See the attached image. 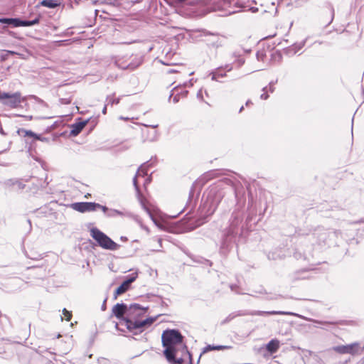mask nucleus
Listing matches in <instances>:
<instances>
[{"label":"nucleus","instance_id":"nucleus-1","mask_svg":"<svg viewBox=\"0 0 364 364\" xmlns=\"http://www.w3.org/2000/svg\"><path fill=\"white\" fill-rule=\"evenodd\" d=\"M148 307H143L138 304H132L127 307V317L124 319L127 329L138 334L150 326L156 319V317H149L144 320H139L138 318L144 315Z\"/></svg>","mask_w":364,"mask_h":364},{"label":"nucleus","instance_id":"nucleus-2","mask_svg":"<svg viewBox=\"0 0 364 364\" xmlns=\"http://www.w3.org/2000/svg\"><path fill=\"white\" fill-rule=\"evenodd\" d=\"M162 346L164 347V354L168 360H174V354L178 349L188 355L190 364H192L191 355L183 343V336L178 330L166 329L161 335Z\"/></svg>","mask_w":364,"mask_h":364},{"label":"nucleus","instance_id":"nucleus-3","mask_svg":"<svg viewBox=\"0 0 364 364\" xmlns=\"http://www.w3.org/2000/svg\"><path fill=\"white\" fill-rule=\"evenodd\" d=\"M242 220V212L239 209L235 210L230 216L229 227L225 231L221 241V250L223 252L228 249L233 237L238 233Z\"/></svg>","mask_w":364,"mask_h":364},{"label":"nucleus","instance_id":"nucleus-4","mask_svg":"<svg viewBox=\"0 0 364 364\" xmlns=\"http://www.w3.org/2000/svg\"><path fill=\"white\" fill-rule=\"evenodd\" d=\"M90 235L97 242L99 246L105 250H117L119 247V245L114 242L103 232L93 228L90 230Z\"/></svg>","mask_w":364,"mask_h":364},{"label":"nucleus","instance_id":"nucleus-5","mask_svg":"<svg viewBox=\"0 0 364 364\" xmlns=\"http://www.w3.org/2000/svg\"><path fill=\"white\" fill-rule=\"evenodd\" d=\"M0 102L11 108L22 107L25 98L20 92H0Z\"/></svg>","mask_w":364,"mask_h":364},{"label":"nucleus","instance_id":"nucleus-6","mask_svg":"<svg viewBox=\"0 0 364 364\" xmlns=\"http://www.w3.org/2000/svg\"><path fill=\"white\" fill-rule=\"evenodd\" d=\"M143 126L145 127H151V130L146 129L142 130V137L144 141H154L158 139L159 132L156 129L158 127V124L148 125L144 124Z\"/></svg>","mask_w":364,"mask_h":364},{"label":"nucleus","instance_id":"nucleus-7","mask_svg":"<svg viewBox=\"0 0 364 364\" xmlns=\"http://www.w3.org/2000/svg\"><path fill=\"white\" fill-rule=\"evenodd\" d=\"M96 203L93 202H79L71 205L73 210L80 212H92L96 210Z\"/></svg>","mask_w":364,"mask_h":364},{"label":"nucleus","instance_id":"nucleus-8","mask_svg":"<svg viewBox=\"0 0 364 364\" xmlns=\"http://www.w3.org/2000/svg\"><path fill=\"white\" fill-rule=\"evenodd\" d=\"M136 276L130 277L127 279L114 291V298L117 299L119 295L125 293L131 286V284L135 281Z\"/></svg>","mask_w":364,"mask_h":364},{"label":"nucleus","instance_id":"nucleus-9","mask_svg":"<svg viewBox=\"0 0 364 364\" xmlns=\"http://www.w3.org/2000/svg\"><path fill=\"white\" fill-rule=\"evenodd\" d=\"M127 307L128 306L124 303L117 304L112 308V313L117 318L124 321V316H127Z\"/></svg>","mask_w":364,"mask_h":364},{"label":"nucleus","instance_id":"nucleus-10","mask_svg":"<svg viewBox=\"0 0 364 364\" xmlns=\"http://www.w3.org/2000/svg\"><path fill=\"white\" fill-rule=\"evenodd\" d=\"M148 166L149 165L147 163L142 164L139 168L136 175L134 176V177L133 178V184H134L135 190L136 191L137 193H139V188L137 184V177H139V176L144 177L148 174V171H147Z\"/></svg>","mask_w":364,"mask_h":364},{"label":"nucleus","instance_id":"nucleus-11","mask_svg":"<svg viewBox=\"0 0 364 364\" xmlns=\"http://www.w3.org/2000/svg\"><path fill=\"white\" fill-rule=\"evenodd\" d=\"M148 166L149 165L147 163L142 164L139 168L136 175L134 176V177L133 178V184H134L135 190L136 191L137 193H139V188L137 184V177H139V176L144 177L148 174V171H147Z\"/></svg>","mask_w":364,"mask_h":364},{"label":"nucleus","instance_id":"nucleus-12","mask_svg":"<svg viewBox=\"0 0 364 364\" xmlns=\"http://www.w3.org/2000/svg\"><path fill=\"white\" fill-rule=\"evenodd\" d=\"M362 349L360 347L358 343L355 342L349 345H343V354L349 353L351 355H355L360 353Z\"/></svg>","mask_w":364,"mask_h":364},{"label":"nucleus","instance_id":"nucleus-13","mask_svg":"<svg viewBox=\"0 0 364 364\" xmlns=\"http://www.w3.org/2000/svg\"><path fill=\"white\" fill-rule=\"evenodd\" d=\"M87 123V121L86 120V121H82V122H80L73 124L72 125V129L70 132L71 135H73V136L78 135L80 133V132L83 129V128L85 127Z\"/></svg>","mask_w":364,"mask_h":364},{"label":"nucleus","instance_id":"nucleus-14","mask_svg":"<svg viewBox=\"0 0 364 364\" xmlns=\"http://www.w3.org/2000/svg\"><path fill=\"white\" fill-rule=\"evenodd\" d=\"M250 314L251 315L263 316V315H289L291 314L289 312L281 311H253Z\"/></svg>","mask_w":364,"mask_h":364},{"label":"nucleus","instance_id":"nucleus-15","mask_svg":"<svg viewBox=\"0 0 364 364\" xmlns=\"http://www.w3.org/2000/svg\"><path fill=\"white\" fill-rule=\"evenodd\" d=\"M279 347V341L277 339H272L267 344L266 348L269 353H274L277 351Z\"/></svg>","mask_w":364,"mask_h":364},{"label":"nucleus","instance_id":"nucleus-16","mask_svg":"<svg viewBox=\"0 0 364 364\" xmlns=\"http://www.w3.org/2000/svg\"><path fill=\"white\" fill-rule=\"evenodd\" d=\"M187 93L188 92H176V94L174 95L173 92H171L168 96V102H172L173 104H176L179 102L181 98L186 97Z\"/></svg>","mask_w":364,"mask_h":364},{"label":"nucleus","instance_id":"nucleus-17","mask_svg":"<svg viewBox=\"0 0 364 364\" xmlns=\"http://www.w3.org/2000/svg\"><path fill=\"white\" fill-rule=\"evenodd\" d=\"M131 213L129 212H124L116 209H109L107 213V216L109 218H114L116 216H130Z\"/></svg>","mask_w":364,"mask_h":364},{"label":"nucleus","instance_id":"nucleus-18","mask_svg":"<svg viewBox=\"0 0 364 364\" xmlns=\"http://www.w3.org/2000/svg\"><path fill=\"white\" fill-rule=\"evenodd\" d=\"M7 186H11L14 190H21L24 188L25 184L18 180L11 179L6 182Z\"/></svg>","mask_w":364,"mask_h":364},{"label":"nucleus","instance_id":"nucleus-19","mask_svg":"<svg viewBox=\"0 0 364 364\" xmlns=\"http://www.w3.org/2000/svg\"><path fill=\"white\" fill-rule=\"evenodd\" d=\"M21 20L17 18H0V23H7V24H13L15 27L21 26L19 23H21Z\"/></svg>","mask_w":364,"mask_h":364},{"label":"nucleus","instance_id":"nucleus-20","mask_svg":"<svg viewBox=\"0 0 364 364\" xmlns=\"http://www.w3.org/2000/svg\"><path fill=\"white\" fill-rule=\"evenodd\" d=\"M41 4L43 6L54 9L58 6L60 4L55 0H43Z\"/></svg>","mask_w":364,"mask_h":364},{"label":"nucleus","instance_id":"nucleus-21","mask_svg":"<svg viewBox=\"0 0 364 364\" xmlns=\"http://www.w3.org/2000/svg\"><path fill=\"white\" fill-rule=\"evenodd\" d=\"M281 252V250H277L275 252H269L267 254V257L269 259L273 260L281 259L284 257V255H282Z\"/></svg>","mask_w":364,"mask_h":364},{"label":"nucleus","instance_id":"nucleus-22","mask_svg":"<svg viewBox=\"0 0 364 364\" xmlns=\"http://www.w3.org/2000/svg\"><path fill=\"white\" fill-rule=\"evenodd\" d=\"M196 97L199 101L204 102L207 105H210L209 102L207 100H209L208 92H197Z\"/></svg>","mask_w":364,"mask_h":364},{"label":"nucleus","instance_id":"nucleus-23","mask_svg":"<svg viewBox=\"0 0 364 364\" xmlns=\"http://www.w3.org/2000/svg\"><path fill=\"white\" fill-rule=\"evenodd\" d=\"M119 100L120 99L119 97H114V95H109L107 97L106 104L107 105H113L114 104L117 105L119 102Z\"/></svg>","mask_w":364,"mask_h":364},{"label":"nucleus","instance_id":"nucleus-24","mask_svg":"<svg viewBox=\"0 0 364 364\" xmlns=\"http://www.w3.org/2000/svg\"><path fill=\"white\" fill-rule=\"evenodd\" d=\"M17 53L12 50H5V53L1 55L0 61L3 62L8 59L9 55H16Z\"/></svg>","mask_w":364,"mask_h":364},{"label":"nucleus","instance_id":"nucleus-25","mask_svg":"<svg viewBox=\"0 0 364 364\" xmlns=\"http://www.w3.org/2000/svg\"><path fill=\"white\" fill-rule=\"evenodd\" d=\"M23 132L25 133L24 136L33 137L35 139H40V135L36 134L31 130H22Z\"/></svg>","mask_w":364,"mask_h":364},{"label":"nucleus","instance_id":"nucleus-26","mask_svg":"<svg viewBox=\"0 0 364 364\" xmlns=\"http://www.w3.org/2000/svg\"><path fill=\"white\" fill-rule=\"evenodd\" d=\"M38 23V19H35L33 21H21V23H19L21 25V26H33L34 24H36Z\"/></svg>","mask_w":364,"mask_h":364},{"label":"nucleus","instance_id":"nucleus-27","mask_svg":"<svg viewBox=\"0 0 364 364\" xmlns=\"http://www.w3.org/2000/svg\"><path fill=\"white\" fill-rule=\"evenodd\" d=\"M302 272H296L291 275V280H297V279H304L306 278V277L302 276Z\"/></svg>","mask_w":364,"mask_h":364},{"label":"nucleus","instance_id":"nucleus-28","mask_svg":"<svg viewBox=\"0 0 364 364\" xmlns=\"http://www.w3.org/2000/svg\"><path fill=\"white\" fill-rule=\"evenodd\" d=\"M177 352L174 354V360H168V362L173 363L174 364H181L183 362V359L182 358H176Z\"/></svg>","mask_w":364,"mask_h":364},{"label":"nucleus","instance_id":"nucleus-29","mask_svg":"<svg viewBox=\"0 0 364 364\" xmlns=\"http://www.w3.org/2000/svg\"><path fill=\"white\" fill-rule=\"evenodd\" d=\"M213 350H225V349H230L231 348V346H213Z\"/></svg>","mask_w":364,"mask_h":364},{"label":"nucleus","instance_id":"nucleus-30","mask_svg":"<svg viewBox=\"0 0 364 364\" xmlns=\"http://www.w3.org/2000/svg\"><path fill=\"white\" fill-rule=\"evenodd\" d=\"M96 205H96V210L97 208H100L107 215V213H108V210H109L107 207L102 205H100L99 203H96Z\"/></svg>","mask_w":364,"mask_h":364},{"label":"nucleus","instance_id":"nucleus-31","mask_svg":"<svg viewBox=\"0 0 364 364\" xmlns=\"http://www.w3.org/2000/svg\"><path fill=\"white\" fill-rule=\"evenodd\" d=\"M63 315L65 316L67 321H70L71 319L72 314L66 309H63Z\"/></svg>","mask_w":364,"mask_h":364},{"label":"nucleus","instance_id":"nucleus-32","mask_svg":"<svg viewBox=\"0 0 364 364\" xmlns=\"http://www.w3.org/2000/svg\"><path fill=\"white\" fill-rule=\"evenodd\" d=\"M60 102L63 105H68L71 102L70 98H60Z\"/></svg>","mask_w":364,"mask_h":364},{"label":"nucleus","instance_id":"nucleus-33","mask_svg":"<svg viewBox=\"0 0 364 364\" xmlns=\"http://www.w3.org/2000/svg\"><path fill=\"white\" fill-rule=\"evenodd\" d=\"M213 346H211V345H208L207 346H205L203 350V352L202 353H207L208 352L209 350H213Z\"/></svg>","mask_w":364,"mask_h":364},{"label":"nucleus","instance_id":"nucleus-34","mask_svg":"<svg viewBox=\"0 0 364 364\" xmlns=\"http://www.w3.org/2000/svg\"><path fill=\"white\" fill-rule=\"evenodd\" d=\"M257 56L258 58V59H259L261 58V60H264V58L265 57V54L264 53L263 51H259L257 54Z\"/></svg>","mask_w":364,"mask_h":364},{"label":"nucleus","instance_id":"nucleus-35","mask_svg":"<svg viewBox=\"0 0 364 364\" xmlns=\"http://www.w3.org/2000/svg\"><path fill=\"white\" fill-rule=\"evenodd\" d=\"M215 189H216V187H212L210 189L209 193H208V197H211L215 193V192H216Z\"/></svg>","mask_w":364,"mask_h":364},{"label":"nucleus","instance_id":"nucleus-36","mask_svg":"<svg viewBox=\"0 0 364 364\" xmlns=\"http://www.w3.org/2000/svg\"><path fill=\"white\" fill-rule=\"evenodd\" d=\"M142 206H143L144 210L149 214V215L151 217V218L152 220H154L153 215H152L150 210L147 207H146L144 204L142 205Z\"/></svg>","mask_w":364,"mask_h":364},{"label":"nucleus","instance_id":"nucleus-37","mask_svg":"<svg viewBox=\"0 0 364 364\" xmlns=\"http://www.w3.org/2000/svg\"><path fill=\"white\" fill-rule=\"evenodd\" d=\"M136 221H137V222H138V223L140 225V226H141V228L142 229H144V230H145L146 231L149 232V228H148L146 226L142 224V223L141 222V220H140L136 219Z\"/></svg>","mask_w":364,"mask_h":364},{"label":"nucleus","instance_id":"nucleus-38","mask_svg":"<svg viewBox=\"0 0 364 364\" xmlns=\"http://www.w3.org/2000/svg\"><path fill=\"white\" fill-rule=\"evenodd\" d=\"M269 97V95L267 92H264L262 93L261 95H260V99L261 100H267Z\"/></svg>","mask_w":364,"mask_h":364},{"label":"nucleus","instance_id":"nucleus-39","mask_svg":"<svg viewBox=\"0 0 364 364\" xmlns=\"http://www.w3.org/2000/svg\"><path fill=\"white\" fill-rule=\"evenodd\" d=\"M333 349L335 351L338 352V353H341V346H338L333 347Z\"/></svg>","mask_w":364,"mask_h":364},{"label":"nucleus","instance_id":"nucleus-40","mask_svg":"<svg viewBox=\"0 0 364 364\" xmlns=\"http://www.w3.org/2000/svg\"><path fill=\"white\" fill-rule=\"evenodd\" d=\"M107 106H108V105H107V104H105V106H104V107H103V109H102V113H103L104 114H105L107 113Z\"/></svg>","mask_w":364,"mask_h":364},{"label":"nucleus","instance_id":"nucleus-41","mask_svg":"<svg viewBox=\"0 0 364 364\" xmlns=\"http://www.w3.org/2000/svg\"><path fill=\"white\" fill-rule=\"evenodd\" d=\"M119 119H121V120H125V121H128V120H129V118H128V117H122V116H120V117H119Z\"/></svg>","mask_w":364,"mask_h":364},{"label":"nucleus","instance_id":"nucleus-42","mask_svg":"<svg viewBox=\"0 0 364 364\" xmlns=\"http://www.w3.org/2000/svg\"><path fill=\"white\" fill-rule=\"evenodd\" d=\"M106 301H107V299H105L104 302H103V304L102 306V309L104 311L106 309V305H105V303H106Z\"/></svg>","mask_w":364,"mask_h":364},{"label":"nucleus","instance_id":"nucleus-43","mask_svg":"<svg viewBox=\"0 0 364 364\" xmlns=\"http://www.w3.org/2000/svg\"><path fill=\"white\" fill-rule=\"evenodd\" d=\"M252 101H251L250 100H248L246 102L245 105H246L247 107H249V106H250V105H252Z\"/></svg>","mask_w":364,"mask_h":364},{"label":"nucleus","instance_id":"nucleus-44","mask_svg":"<svg viewBox=\"0 0 364 364\" xmlns=\"http://www.w3.org/2000/svg\"><path fill=\"white\" fill-rule=\"evenodd\" d=\"M39 140H40V141H47V139H46V138H45V137H41V136H40V139H39Z\"/></svg>","mask_w":364,"mask_h":364},{"label":"nucleus","instance_id":"nucleus-45","mask_svg":"<svg viewBox=\"0 0 364 364\" xmlns=\"http://www.w3.org/2000/svg\"><path fill=\"white\" fill-rule=\"evenodd\" d=\"M177 71L174 70H170L168 71L169 73H176Z\"/></svg>","mask_w":364,"mask_h":364},{"label":"nucleus","instance_id":"nucleus-46","mask_svg":"<svg viewBox=\"0 0 364 364\" xmlns=\"http://www.w3.org/2000/svg\"><path fill=\"white\" fill-rule=\"evenodd\" d=\"M358 223H364V218L360 219Z\"/></svg>","mask_w":364,"mask_h":364},{"label":"nucleus","instance_id":"nucleus-47","mask_svg":"<svg viewBox=\"0 0 364 364\" xmlns=\"http://www.w3.org/2000/svg\"><path fill=\"white\" fill-rule=\"evenodd\" d=\"M244 109V107H243V106H242V107H240V109L239 112H241L242 111V109Z\"/></svg>","mask_w":364,"mask_h":364},{"label":"nucleus","instance_id":"nucleus-48","mask_svg":"<svg viewBox=\"0 0 364 364\" xmlns=\"http://www.w3.org/2000/svg\"><path fill=\"white\" fill-rule=\"evenodd\" d=\"M258 293H259V294H263V293H264V291L262 289V290L259 291H258Z\"/></svg>","mask_w":364,"mask_h":364},{"label":"nucleus","instance_id":"nucleus-49","mask_svg":"<svg viewBox=\"0 0 364 364\" xmlns=\"http://www.w3.org/2000/svg\"><path fill=\"white\" fill-rule=\"evenodd\" d=\"M149 182H150V179H149V178H147V179L146 180V183H149Z\"/></svg>","mask_w":364,"mask_h":364},{"label":"nucleus","instance_id":"nucleus-50","mask_svg":"<svg viewBox=\"0 0 364 364\" xmlns=\"http://www.w3.org/2000/svg\"><path fill=\"white\" fill-rule=\"evenodd\" d=\"M362 363H364V357L361 359Z\"/></svg>","mask_w":364,"mask_h":364},{"label":"nucleus","instance_id":"nucleus-51","mask_svg":"<svg viewBox=\"0 0 364 364\" xmlns=\"http://www.w3.org/2000/svg\"><path fill=\"white\" fill-rule=\"evenodd\" d=\"M176 88H178V86H175V87L173 88V90H175V89H176Z\"/></svg>","mask_w":364,"mask_h":364}]
</instances>
